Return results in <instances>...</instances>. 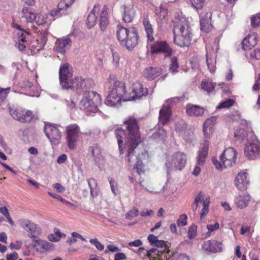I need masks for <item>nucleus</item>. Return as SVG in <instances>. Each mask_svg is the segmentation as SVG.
I'll return each instance as SVG.
<instances>
[{"label":"nucleus","instance_id":"obj_59","mask_svg":"<svg viewBox=\"0 0 260 260\" xmlns=\"http://www.w3.org/2000/svg\"><path fill=\"white\" fill-rule=\"evenodd\" d=\"M167 135L166 132L164 131V129H159L158 132L154 134L153 135V136L155 138H159L161 137V139H163L165 138Z\"/></svg>","mask_w":260,"mask_h":260},{"label":"nucleus","instance_id":"obj_33","mask_svg":"<svg viewBox=\"0 0 260 260\" xmlns=\"http://www.w3.org/2000/svg\"><path fill=\"white\" fill-rule=\"evenodd\" d=\"M29 35V32L24 30H20L17 32L18 48L20 50L23 51L26 46L24 43L26 42V36Z\"/></svg>","mask_w":260,"mask_h":260},{"label":"nucleus","instance_id":"obj_45","mask_svg":"<svg viewBox=\"0 0 260 260\" xmlns=\"http://www.w3.org/2000/svg\"><path fill=\"white\" fill-rule=\"evenodd\" d=\"M206 62L210 72H214L215 71V61L208 57V54L206 53Z\"/></svg>","mask_w":260,"mask_h":260},{"label":"nucleus","instance_id":"obj_9","mask_svg":"<svg viewBox=\"0 0 260 260\" xmlns=\"http://www.w3.org/2000/svg\"><path fill=\"white\" fill-rule=\"evenodd\" d=\"M44 131L52 145H57L60 143L61 134L54 125L49 122H45Z\"/></svg>","mask_w":260,"mask_h":260},{"label":"nucleus","instance_id":"obj_55","mask_svg":"<svg viewBox=\"0 0 260 260\" xmlns=\"http://www.w3.org/2000/svg\"><path fill=\"white\" fill-rule=\"evenodd\" d=\"M250 56L251 58L253 59L256 60L260 59V49H255L253 50L251 52Z\"/></svg>","mask_w":260,"mask_h":260},{"label":"nucleus","instance_id":"obj_2","mask_svg":"<svg viewBox=\"0 0 260 260\" xmlns=\"http://www.w3.org/2000/svg\"><path fill=\"white\" fill-rule=\"evenodd\" d=\"M123 126L126 128L124 131L122 128H117L115 133L117 139L120 153H123L122 145L124 143L127 149V156L134 154V151L141 143V137L139 127L137 120L133 117L127 118L123 122ZM127 160L130 162V159Z\"/></svg>","mask_w":260,"mask_h":260},{"label":"nucleus","instance_id":"obj_48","mask_svg":"<svg viewBox=\"0 0 260 260\" xmlns=\"http://www.w3.org/2000/svg\"><path fill=\"white\" fill-rule=\"evenodd\" d=\"M25 85L32 91L33 96H38L39 93V89L38 87H34L29 81H25Z\"/></svg>","mask_w":260,"mask_h":260},{"label":"nucleus","instance_id":"obj_18","mask_svg":"<svg viewBox=\"0 0 260 260\" xmlns=\"http://www.w3.org/2000/svg\"><path fill=\"white\" fill-rule=\"evenodd\" d=\"M202 248L206 251L215 253L221 251L222 246L220 242L215 240H210L204 243Z\"/></svg>","mask_w":260,"mask_h":260},{"label":"nucleus","instance_id":"obj_63","mask_svg":"<svg viewBox=\"0 0 260 260\" xmlns=\"http://www.w3.org/2000/svg\"><path fill=\"white\" fill-rule=\"evenodd\" d=\"M6 260H16L18 258V255L16 252L8 254L6 256Z\"/></svg>","mask_w":260,"mask_h":260},{"label":"nucleus","instance_id":"obj_4","mask_svg":"<svg viewBox=\"0 0 260 260\" xmlns=\"http://www.w3.org/2000/svg\"><path fill=\"white\" fill-rule=\"evenodd\" d=\"M174 42L180 47L188 46L192 38L189 22L184 17L176 16L172 20Z\"/></svg>","mask_w":260,"mask_h":260},{"label":"nucleus","instance_id":"obj_27","mask_svg":"<svg viewBox=\"0 0 260 260\" xmlns=\"http://www.w3.org/2000/svg\"><path fill=\"white\" fill-rule=\"evenodd\" d=\"M186 113L188 115L200 116L203 114L204 109L203 108L192 104H188L186 107Z\"/></svg>","mask_w":260,"mask_h":260},{"label":"nucleus","instance_id":"obj_58","mask_svg":"<svg viewBox=\"0 0 260 260\" xmlns=\"http://www.w3.org/2000/svg\"><path fill=\"white\" fill-rule=\"evenodd\" d=\"M135 169L136 170L137 172L139 175L143 172V166L142 165V161L141 160H138L137 161L135 166Z\"/></svg>","mask_w":260,"mask_h":260},{"label":"nucleus","instance_id":"obj_43","mask_svg":"<svg viewBox=\"0 0 260 260\" xmlns=\"http://www.w3.org/2000/svg\"><path fill=\"white\" fill-rule=\"evenodd\" d=\"M197 226L192 224L189 227L188 230V237L189 239H193L197 236Z\"/></svg>","mask_w":260,"mask_h":260},{"label":"nucleus","instance_id":"obj_3","mask_svg":"<svg viewBox=\"0 0 260 260\" xmlns=\"http://www.w3.org/2000/svg\"><path fill=\"white\" fill-rule=\"evenodd\" d=\"M60 84L64 89H75L77 92L83 89L82 85L87 89L92 88L94 86L93 80L90 78L83 79L76 77L73 79L72 68L68 63L61 64L59 70Z\"/></svg>","mask_w":260,"mask_h":260},{"label":"nucleus","instance_id":"obj_34","mask_svg":"<svg viewBox=\"0 0 260 260\" xmlns=\"http://www.w3.org/2000/svg\"><path fill=\"white\" fill-rule=\"evenodd\" d=\"M23 108L13 106L9 108V112L13 119L20 122L21 116L23 112Z\"/></svg>","mask_w":260,"mask_h":260},{"label":"nucleus","instance_id":"obj_13","mask_svg":"<svg viewBox=\"0 0 260 260\" xmlns=\"http://www.w3.org/2000/svg\"><path fill=\"white\" fill-rule=\"evenodd\" d=\"M75 0H61L56 10H52L50 15L54 17H59L67 13V9L73 5Z\"/></svg>","mask_w":260,"mask_h":260},{"label":"nucleus","instance_id":"obj_47","mask_svg":"<svg viewBox=\"0 0 260 260\" xmlns=\"http://www.w3.org/2000/svg\"><path fill=\"white\" fill-rule=\"evenodd\" d=\"M178 64L176 57H174L172 58L171 62L170 65V71L173 74L177 72Z\"/></svg>","mask_w":260,"mask_h":260},{"label":"nucleus","instance_id":"obj_38","mask_svg":"<svg viewBox=\"0 0 260 260\" xmlns=\"http://www.w3.org/2000/svg\"><path fill=\"white\" fill-rule=\"evenodd\" d=\"M35 20L34 21L38 25L44 24L46 22L47 16L44 13H39L35 14Z\"/></svg>","mask_w":260,"mask_h":260},{"label":"nucleus","instance_id":"obj_20","mask_svg":"<svg viewBox=\"0 0 260 260\" xmlns=\"http://www.w3.org/2000/svg\"><path fill=\"white\" fill-rule=\"evenodd\" d=\"M211 13L204 12L201 15V29L206 32H209L211 28Z\"/></svg>","mask_w":260,"mask_h":260},{"label":"nucleus","instance_id":"obj_62","mask_svg":"<svg viewBox=\"0 0 260 260\" xmlns=\"http://www.w3.org/2000/svg\"><path fill=\"white\" fill-rule=\"evenodd\" d=\"M174 260H189V257L185 254H180L173 255Z\"/></svg>","mask_w":260,"mask_h":260},{"label":"nucleus","instance_id":"obj_61","mask_svg":"<svg viewBox=\"0 0 260 260\" xmlns=\"http://www.w3.org/2000/svg\"><path fill=\"white\" fill-rule=\"evenodd\" d=\"M253 90L257 91L260 89V73L258 74L255 82L252 87Z\"/></svg>","mask_w":260,"mask_h":260},{"label":"nucleus","instance_id":"obj_36","mask_svg":"<svg viewBox=\"0 0 260 260\" xmlns=\"http://www.w3.org/2000/svg\"><path fill=\"white\" fill-rule=\"evenodd\" d=\"M201 86L204 91H207L208 94H210L214 92L215 83L204 80L202 81Z\"/></svg>","mask_w":260,"mask_h":260},{"label":"nucleus","instance_id":"obj_11","mask_svg":"<svg viewBox=\"0 0 260 260\" xmlns=\"http://www.w3.org/2000/svg\"><path fill=\"white\" fill-rule=\"evenodd\" d=\"M236 151L232 147L225 149L220 156V160L224 168L231 167L236 163Z\"/></svg>","mask_w":260,"mask_h":260},{"label":"nucleus","instance_id":"obj_41","mask_svg":"<svg viewBox=\"0 0 260 260\" xmlns=\"http://www.w3.org/2000/svg\"><path fill=\"white\" fill-rule=\"evenodd\" d=\"M88 184L90 188L91 196H96L97 193L96 192H95V193H94V187L96 188L98 185L96 180L93 178H90L88 179Z\"/></svg>","mask_w":260,"mask_h":260},{"label":"nucleus","instance_id":"obj_25","mask_svg":"<svg viewBox=\"0 0 260 260\" xmlns=\"http://www.w3.org/2000/svg\"><path fill=\"white\" fill-rule=\"evenodd\" d=\"M171 114L170 108L168 106H164L159 111L158 123L162 125L166 124L170 119Z\"/></svg>","mask_w":260,"mask_h":260},{"label":"nucleus","instance_id":"obj_64","mask_svg":"<svg viewBox=\"0 0 260 260\" xmlns=\"http://www.w3.org/2000/svg\"><path fill=\"white\" fill-rule=\"evenodd\" d=\"M128 244L131 247H139L142 244V242L140 239H137L134 241L129 242Z\"/></svg>","mask_w":260,"mask_h":260},{"label":"nucleus","instance_id":"obj_50","mask_svg":"<svg viewBox=\"0 0 260 260\" xmlns=\"http://www.w3.org/2000/svg\"><path fill=\"white\" fill-rule=\"evenodd\" d=\"M187 216L186 214L181 215L177 220V224L178 226H185L187 224Z\"/></svg>","mask_w":260,"mask_h":260},{"label":"nucleus","instance_id":"obj_26","mask_svg":"<svg viewBox=\"0 0 260 260\" xmlns=\"http://www.w3.org/2000/svg\"><path fill=\"white\" fill-rule=\"evenodd\" d=\"M109 8L108 6L105 5L100 14V27L102 30H104L109 24L108 17Z\"/></svg>","mask_w":260,"mask_h":260},{"label":"nucleus","instance_id":"obj_16","mask_svg":"<svg viewBox=\"0 0 260 260\" xmlns=\"http://www.w3.org/2000/svg\"><path fill=\"white\" fill-rule=\"evenodd\" d=\"M217 118L212 116L207 118L203 124V133L205 138L209 139L211 137L213 132V127L216 123Z\"/></svg>","mask_w":260,"mask_h":260},{"label":"nucleus","instance_id":"obj_24","mask_svg":"<svg viewBox=\"0 0 260 260\" xmlns=\"http://www.w3.org/2000/svg\"><path fill=\"white\" fill-rule=\"evenodd\" d=\"M162 72V69L158 67H148L145 69L143 75L148 80H153L159 76Z\"/></svg>","mask_w":260,"mask_h":260},{"label":"nucleus","instance_id":"obj_19","mask_svg":"<svg viewBox=\"0 0 260 260\" xmlns=\"http://www.w3.org/2000/svg\"><path fill=\"white\" fill-rule=\"evenodd\" d=\"M71 42V39L68 37L58 39L55 43L54 49L62 54H64L66 52V48L70 44Z\"/></svg>","mask_w":260,"mask_h":260},{"label":"nucleus","instance_id":"obj_6","mask_svg":"<svg viewBox=\"0 0 260 260\" xmlns=\"http://www.w3.org/2000/svg\"><path fill=\"white\" fill-rule=\"evenodd\" d=\"M117 38L120 44L125 46L127 49L134 48L138 43V35L134 27L126 28L119 26L117 30Z\"/></svg>","mask_w":260,"mask_h":260},{"label":"nucleus","instance_id":"obj_46","mask_svg":"<svg viewBox=\"0 0 260 260\" xmlns=\"http://www.w3.org/2000/svg\"><path fill=\"white\" fill-rule=\"evenodd\" d=\"M10 90V88H0V105L5 100Z\"/></svg>","mask_w":260,"mask_h":260},{"label":"nucleus","instance_id":"obj_14","mask_svg":"<svg viewBox=\"0 0 260 260\" xmlns=\"http://www.w3.org/2000/svg\"><path fill=\"white\" fill-rule=\"evenodd\" d=\"M244 154L249 159L260 157V146L256 143H249L244 148Z\"/></svg>","mask_w":260,"mask_h":260},{"label":"nucleus","instance_id":"obj_52","mask_svg":"<svg viewBox=\"0 0 260 260\" xmlns=\"http://www.w3.org/2000/svg\"><path fill=\"white\" fill-rule=\"evenodd\" d=\"M89 242L93 244L95 247L100 251H102L104 249V246L97 239H91Z\"/></svg>","mask_w":260,"mask_h":260},{"label":"nucleus","instance_id":"obj_28","mask_svg":"<svg viewBox=\"0 0 260 260\" xmlns=\"http://www.w3.org/2000/svg\"><path fill=\"white\" fill-rule=\"evenodd\" d=\"M250 197L246 193H243L236 197L235 199V203L237 207L242 209L247 206Z\"/></svg>","mask_w":260,"mask_h":260},{"label":"nucleus","instance_id":"obj_53","mask_svg":"<svg viewBox=\"0 0 260 260\" xmlns=\"http://www.w3.org/2000/svg\"><path fill=\"white\" fill-rule=\"evenodd\" d=\"M202 194L201 193H199L195 198L194 203L192 206L191 209L193 211L194 214L196 213V212L198 208V203L201 199Z\"/></svg>","mask_w":260,"mask_h":260},{"label":"nucleus","instance_id":"obj_8","mask_svg":"<svg viewBox=\"0 0 260 260\" xmlns=\"http://www.w3.org/2000/svg\"><path fill=\"white\" fill-rule=\"evenodd\" d=\"M186 162V155L180 152L175 153L166 163L168 172L173 170H181Z\"/></svg>","mask_w":260,"mask_h":260},{"label":"nucleus","instance_id":"obj_35","mask_svg":"<svg viewBox=\"0 0 260 260\" xmlns=\"http://www.w3.org/2000/svg\"><path fill=\"white\" fill-rule=\"evenodd\" d=\"M143 25L145 28L148 40L149 41H153L154 35L153 30L151 24L150 23L147 18L144 19Z\"/></svg>","mask_w":260,"mask_h":260},{"label":"nucleus","instance_id":"obj_49","mask_svg":"<svg viewBox=\"0 0 260 260\" xmlns=\"http://www.w3.org/2000/svg\"><path fill=\"white\" fill-rule=\"evenodd\" d=\"M235 101L232 99H229L225 101L222 102L217 107V109H220L222 108H229L231 107L234 104Z\"/></svg>","mask_w":260,"mask_h":260},{"label":"nucleus","instance_id":"obj_32","mask_svg":"<svg viewBox=\"0 0 260 260\" xmlns=\"http://www.w3.org/2000/svg\"><path fill=\"white\" fill-rule=\"evenodd\" d=\"M89 151L96 163L99 162L102 158L101 149L98 145H95L89 147Z\"/></svg>","mask_w":260,"mask_h":260},{"label":"nucleus","instance_id":"obj_39","mask_svg":"<svg viewBox=\"0 0 260 260\" xmlns=\"http://www.w3.org/2000/svg\"><path fill=\"white\" fill-rule=\"evenodd\" d=\"M251 25L252 27H257L260 25V12L250 18Z\"/></svg>","mask_w":260,"mask_h":260},{"label":"nucleus","instance_id":"obj_22","mask_svg":"<svg viewBox=\"0 0 260 260\" xmlns=\"http://www.w3.org/2000/svg\"><path fill=\"white\" fill-rule=\"evenodd\" d=\"M257 43V35L253 33L245 37L242 42V47L245 50L255 46Z\"/></svg>","mask_w":260,"mask_h":260},{"label":"nucleus","instance_id":"obj_23","mask_svg":"<svg viewBox=\"0 0 260 260\" xmlns=\"http://www.w3.org/2000/svg\"><path fill=\"white\" fill-rule=\"evenodd\" d=\"M167 253L160 251L158 249L152 248L147 251L146 255L149 258V260H165L167 257Z\"/></svg>","mask_w":260,"mask_h":260},{"label":"nucleus","instance_id":"obj_56","mask_svg":"<svg viewBox=\"0 0 260 260\" xmlns=\"http://www.w3.org/2000/svg\"><path fill=\"white\" fill-rule=\"evenodd\" d=\"M48 194L53 197L54 198H55L56 199H58L60 201H61L62 202L65 203L66 204L70 205L71 206H74V204L69 201H66L65 199L62 198L60 196L55 194L53 193H51L49 192Z\"/></svg>","mask_w":260,"mask_h":260},{"label":"nucleus","instance_id":"obj_40","mask_svg":"<svg viewBox=\"0 0 260 260\" xmlns=\"http://www.w3.org/2000/svg\"><path fill=\"white\" fill-rule=\"evenodd\" d=\"M192 6L197 10L203 9L205 0H189Z\"/></svg>","mask_w":260,"mask_h":260},{"label":"nucleus","instance_id":"obj_29","mask_svg":"<svg viewBox=\"0 0 260 260\" xmlns=\"http://www.w3.org/2000/svg\"><path fill=\"white\" fill-rule=\"evenodd\" d=\"M100 10V6L99 5H96L89 14L86 22V24L89 28H92L95 25L96 20L95 13L99 12Z\"/></svg>","mask_w":260,"mask_h":260},{"label":"nucleus","instance_id":"obj_17","mask_svg":"<svg viewBox=\"0 0 260 260\" xmlns=\"http://www.w3.org/2000/svg\"><path fill=\"white\" fill-rule=\"evenodd\" d=\"M235 184L239 190H245L247 188V185L249 184L247 174L244 172H239L235 179Z\"/></svg>","mask_w":260,"mask_h":260},{"label":"nucleus","instance_id":"obj_10","mask_svg":"<svg viewBox=\"0 0 260 260\" xmlns=\"http://www.w3.org/2000/svg\"><path fill=\"white\" fill-rule=\"evenodd\" d=\"M19 224L28 233L29 237L34 239V241L38 239V237L41 233V230L36 224L24 219H20Z\"/></svg>","mask_w":260,"mask_h":260},{"label":"nucleus","instance_id":"obj_5","mask_svg":"<svg viewBox=\"0 0 260 260\" xmlns=\"http://www.w3.org/2000/svg\"><path fill=\"white\" fill-rule=\"evenodd\" d=\"M83 89L79 92L83 91V98L80 102L79 106L81 109L87 110V111L95 113L98 110V107L101 104V98L100 95L96 92L88 91L82 85Z\"/></svg>","mask_w":260,"mask_h":260},{"label":"nucleus","instance_id":"obj_30","mask_svg":"<svg viewBox=\"0 0 260 260\" xmlns=\"http://www.w3.org/2000/svg\"><path fill=\"white\" fill-rule=\"evenodd\" d=\"M35 14L32 9L29 7H24L21 12V17L27 22H33L35 20Z\"/></svg>","mask_w":260,"mask_h":260},{"label":"nucleus","instance_id":"obj_60","mask_svg":"<svg viewBox=\"0 0 260 260\" xmlns=\"http://www.w3.org/2000/svg\"><path fill=\"white\" fill-rule=\"evenodd\" d=\"M147 239L151 245H153L155 243L157 242L158 238L157 236H154L153 234H150L147 237Z\"/></svg>","mask_w":260,"mask_h":260},{"label":"nucleus","instance_id":"obj_21","mask_svg":"<svg viewBox=\"0 0 260 260\" xmlns=\"http://www.w3.org/2000/svg\"><path fill=\"white\" fill-rule=\"evenodd\" d=\"M209 149V143L206 140H204L201 149L199 151L197 156V165L198 166H202L206 160V158L208 155Z\"/></svg>","mask_w":260,"mask_h":260},{"label":"nucleus","instance_id":"obj_31","mask_svg":"<svg viewBox=\"0 0 260 260\" xmlns=\"http://www.w3.org/2000/svg\"><path fill=\"white\" fill-rule=\"evenodd\" d=\"M36 244L35 246H38V250L41 252H44L50 250H52L54 248L53 245L51 243L41 240L40 239L35 240Z\"/></svg>","mask_w":260,"mask_h":260},{"label":"nucleus","instance_id":"obj_51","mask_svg":"<svg viewBox=\"0 0 260 260\" xmlns=\"http://www.w3.org/2000/svg\"><path fill=\"white\" fill-rule=\"evenodd\" d=\"M219 228V224L216 222L214 224H210L207 225V228L208 230V232L206 234V236H210V233L213 232L215 230L218 229Z\"/></svg>","mask_w":260,"mask_h":260},{"label":"nucleus","instance_id":"obj_54","mask_svg":"<svg viewBox=\"0 0 260 260\" xmlns=\"http://www.w3.org/2000/svg\"><path fill=\"white\" fill-rule=\"evenodd\" d=\"M138 214V210L137 208H133L125 214V217L127 219H131L136 216Z\"/></svg>","mask_w":260,"mask_h":260},{"label":"nucleus","instance_id":"obj_44","mask_svg":"<svg viewBox=\"0 0 260 260\" xmlns=\"http://www.w3.org/2000/svg\"><path fill=\"white\" fill-rule=\"evenodd\" d=\"M210 203L209 201L206 200V201H204L203 203V209L201 210L200 218L202 219L204 218L208 213L209 211V204Z\"/></svg>","mask_w":260,"mask_h":260},{"label":"nucleus","instance_id":"obj_7","mask_svg":"<svg viewBox=\"0 0 260 260\" xmlns=\"http://www.w3.org/2000/svg\"><path fill=\"white\" fill-rule=\"evenodd\" d=\"M67 142L70 149L76 148L81 134L79 126L77 124H71L66 127Z\"/></svg>","mask_w":260,"mask_h":260},{"label":"nucleus","instance_id":"obj_42","mask_svg":"<svg viewBox=\"0 0 260 260\" xmlns=\"http://www.w3.org/2000/svg\"><path fill=\"white\" fill-rule=\"evenodd\" d=\"M247 135L246 130L243 128L240 127L238 129L236 130L235 133V137L239 139H244Z\"/></svg>","mask_w":260,"mask_h":260},{"label":"nucleus","instance_id":"obj_37","mask_svg":"<svg viewBox=\"0 0 260 260\" xmlns=\"http://www.w3.org/2000/svg\"><path fill=\"white\" fill-rule=\"evenodd\" d=\"M21 117V122H29L35 118V115L31 111L23 109Z\"/></svg>","mask_w":260,"mask_h":260},{"label":"nucleus","instance_id":"obj_12","mask_svg":"<svg viewBox=\"0 0 260 260\" xmlns=\"http://www.w3.org/2000/svg\"><path fill=\"white\" fill-rule=\"evenodd\" d=\"M152 53H164L166 56H170L172 54V50L166 41H158L155 42L151 46Z\"/></svg>","mask_w":260,"mask_h":260},{"label":"nucleus","instance_id":"obj_57","mask_svg":"<svg viewBox=\"0 0 260 260\" xmlns=\"http://www.w3.org/2000/svg\"><path fill=\"white\" fill-rule=\"evenodd\" d=\"M212 161L216 169L218 170H222L223 168H224V166L223 165V163L221 161L219 162L215 157H213L212 158Z\"/></svg>","mask_w":260,"mask_h":260},{"label":"nucleus","instance_id":"obj_1","mask_svg":"<svg viewBox=\"0 0 260 260\" xmlns=\"http://www.w3.org/2000/svg\"><path fill=\"white\" fill-rule=\"evenodd\" d=\"M108 82L113 85L106 100V104L111 107L119 106L121 102L140 100L148 94L147 88H144L143 85L138 82H135L132 86V92L129 95L126 92L125 84L118 80L108 78Z\"/></svg>","mask_w":260,"mask_h":260},{"label":"nucleus","instance_id":"obj_15","mask_svg":"<svg viewBox=\"0 0 260 260\" xmlns=\"http://www.w3.org/2000/svg\"><path fill=\"white\" fill-rule=\"evenodd\" d=\"M122 14V20L126 23L132 21L135 16V11L132 5H122L121 7Z\"/></svg>","mask_w":260,"mask_h":260}]
</instances>
